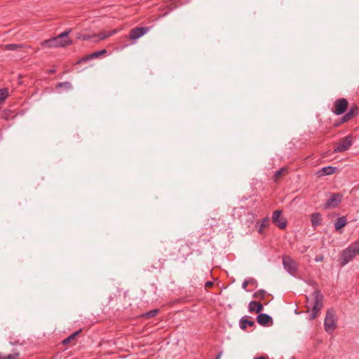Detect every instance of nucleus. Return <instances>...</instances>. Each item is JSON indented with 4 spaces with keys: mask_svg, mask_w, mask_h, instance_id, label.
<instances>
[{
    "mask_svg": "<svg viewBox=\"0 0 359 359\" xmlns=\"http://www.w3.org/2000/svg\"><path fill=\"white\" fill-rule=\"evenodd\" d=\"M90 60H93V57H90V54L87 55L81 58H80L79 60L76 61V65H79L83 62H86Z\"/></svg>",
    "mask_w": 359,
    "mask_h": 359,
    "instance_id": "31",
    "label": "nucleus"
},
{
    "mask_svg": "<svg viewBox=\"0 0 359 359\" xmlns=\"http://www.w3.org/2000/svg\"><path fill=\"white\" fill-rule=\"evenodd\" d=\"M249 285L248 282L247 281V280H244L243 284H242V287L244 289V290H246V287L247 286Z\"/></svg>",
    "mask_w": 359,
    "mask_h": 359,
    "instance_id": "37",
    "label": "nucleus"
},
{
    "mask_svg": "<svg viewBox=\"0 0 359 359\" xmlns=\"http://www.w3.org/2000/svg\"><path fill=\"white\" fill-rule=\"evenodd\" d=\"M72 30V29H67L65 32L60 33V34H58L59 38L62 39V41H72L69 37V34L71 33Z\"/></svg>",
    "mask_w": 359,
    "mask_h": 359,
    "instance_id": "27",
    "label": "nucleus"
},
{
    "mask_svg": "<svg viewBox=\"0 0 359 359\" xmlns=\"http://www.w3.org/2000/svg\"><path fill=\"white\" fill-rule=\"evenodd\" d=\"M287 173V168L283 167L278 170H276L273 175V180L278 182L283 175Z\"/></svg>",
    "mask_w": 359,
    "mask_h": 359,
    "instance_id": "20",
    "label": "nucleus"
},
{
    "mask_svg": "<svg viewBox=\"0 0 359 359\" xmlns=\"http://www.w3.org/2000/svg\"><path fill=\"white\" fill-rule=\"evenodd\" d=\"M324 259V256L323 255H317L316 256L314 260L316 262H322L323 260Z\"/></svg>",
    "mask_w": 359,
    "mask_h": 359,
    "instance_id": "34",
    "label": "nucleus"
},
{
    "mask_svg": "<svg viewBox=\"0 0 359 359\" xmlns=\"http://www.w3.org/2000/svg\"><path fill=\"white\" fill-rule=\"evenodd\" d=\"M247 318L248 317H243L239 321L240 327L243 330L246 329L248 325L250 327L255 325V322L253 320H248Z\"/></svg>",
    "mask_w": 359,
    "mask_h": 359,
    "instance_id": "19",
    "label": "nucleus"
},
{
    "mask_svg": "<svg viewBox=\"0 0 359 359\" xmlns=\"http://www.w3.org/2000/svg\"><path fill=\"white\" fill-rule=\"evenodd\" d=\"M93 38H97V35L96 34L90 35L88 34H81V33H78L76 34V39H82L83 41H88V40H90V39L93 40Z\"/></svg>",
    "mask_w": 359,
    "mask_h": 359,
    "instance_id": "22",
    "label": "nucleus"
},
{
    "mask_svg": "<svg viewBox=\"0 0 359 359\" xmlns=\"http://www.w3.org/2000/svg\"><path fill=\"white\" fill-rule=\"evenodd\" d=\"M257 323L262 326H270L273 325L272 318L266 313H260L257 316Z\"/></svg>",
    "mask_w": 359,
    "mask_h": 359,
    "instance_id": "13",
    "label": "nucleus"
},
{
    "mask_svg": "<svg viewBox=\"0 0 359 359\" xmlns=\"http://www.w3.org/2000/svg\"><path fill=\"white\" fill-rule=\"evenodd\" d=\"M8 96V90L7 88L0 89V104H2Z\"/></svg>",
    "mask_w": 359,
    "mask_h": 359,
    "instance_id": "28",
    "label": "nucleus"
},
{
    "mask_svg": "<svg viewBox=\"0 0 359 359\" xmlns=\"http://www.w3.org/2000/svg\"><path fill=\"white\" fill-rule=\"evenodd\" d=\"M248 309L250 313L255 312L256 313H259L263 310V305L260 302L251 301L249 303Z\"/></svg>",
    "mask_w": 359,
    "mask_h": 359,
    "instance_id": "14",
    "label": "nucleus"
},
{
    "mask_svg": "<svg viewBox=\"0 0 359 359\" xmlns=\"http://www.w3.org/2000/svg\"><path fill=\"white\" fill-rule=\"evenodd\" d=\"M347 224V219L345 216L339 217L335 223H334V228L336 231H340V230L344 228Z\"/></svg>",
    "mask_w": 359,
    "mask_h": 359,
    "instance_id": "17",
    "label": "nucleus"
},
{
    "mask_svg": "<svg viewBox=\"0 0 359 359\" xmlns=\"http://www.w3.org/2000/svg\"><path fill=\"white\" fill-rule=\"evenodd\" d=\"M346 122H342V120H341V118H339V120L336 121L334 123V127L335 128H337L339 127L340 125L343 124V123H345Z\"/></svg>",
    "mask_w": 359,
    "mask_h": 359,
    "instance_id": "33",
    "label": "nucleus"
},
{
    "mask_svg": "<svg viewBox=\"0 0 359 359\" xmlns=\"http://www.w3.org/2000/svg\"><path fill=\"white\" fill-rule=\"evenodd\" d=\"M62 88L68 90H70L72 88V85L69 81L58 83L56 85V88Z\"/></svg>",
    "mask_w": 359,
    "mask_h": 359,
    "instance_id": "24",
    "label": "nucleus"
},
{
    "mask_svg": "<svg viewBox=\"0 0 359 359\" xmlns=\"http://www.w3.org/2000/svg\"><path fill=\"white\" fill-rule=\"evenodd\" d=\"M343 195L340 193H333L327 201L323 204L325 210L335 208L341 202Z\"/></svg>",
    "mask_w": 359,
    "mask_h": 359,
    "instance_id": "9",
    "label": "nucleus"
},
{
    "mask_svg": "<svg viewBox=\"0 0 359 359\" xmlns=\"http://www.w3.org/2000/svg\"><path fill=\"white\" fill-rule=\"evenodd\" d=\"M348 102L345 98H339L335 100L332 108V112L335 115L343 114L348 109Z\"/></svg>",
    "mask_w": 359,
    "mask_h": 359,
    "instance_id": "7",
    "label": "nucleus"
},
{
    "mask_svg": "<svg viewBox=\"0 0 359 359\" xmlns=\"http://www.w3.org/2000/svg\"><path fill=\"white\" fill-rule=\"evenodd\" d=\"M247 281L248 282L249 285H256L257 284V280L254 278H250V279L247 280Z\"/></svg>",
    "mask_w": 359,
    "mask_h": 359,
    "instance_id": "35",
    "label": "nucleus"
},
{
    "mask_svg": "<svg viewBox=\"0 0 359 359\" xmlns=\"http://www.w3.org/2000/svg\"><path fill=\"white\" fill-rule=\"evenodd\" d=\"M214 285V283L212 281H207L205 284V287H212Z\"/></svg>",
    "mask_w": 359,
    "mask_h": 359,
    "instance_id": "36",
    "label": "nucleus"
},
{
    "mask_svg": "<svg viewBox=\"0 0 359 359\" xmlns=\"http://www.w3.org/2000/svg\"><path fill=\"white\" fill-rule=\"evenodd\" d=\"M269 219L268 217H265L264 219H263V220L262 221L260 225H259V228L258 229V232L259 233H263V231H264V229L265 227H266L267 226H269Z\"/></svg>",
    "mask_w": 359,
    "mask_h": 359,
    "instance_id": "25",
    "label": "nucleus"
},
{
    "mask_svg": "<svg viewBox=\"0 0 359 359\" xmlns=\"http://www.w3.org/2000/svg\"><path fill=\"white\" fill-rule=\"evenodd\" d=\"M72 41H62V39L59 38L57 35L49 39L44 40L41 42V46L47 48L66 47L67 46L72 45Z\"/></svg>",
    "mask_w": 359,
    "mask_h": 359,
    "instance_id": "5",
    "label": "nucleus"
},
{
    "mask_svg": "<svg viewBox=\"0 0 359 359\" xmlns=\"http://www.w3.org/2000/svg\"><path fill=\"white\" fill-rule=\"evenodd\" d=\"M282 212L275 210L272 215V222L280 229H284L287 226V222L285 218H280Z\"/></svg>",
    "mask_w": 359,
    "mask_h": 359,
    "instance_id": "10",
    "label": "nucleus"
},
{
    "mask_svg": "<svg viewBox=\"0 0 359 359\" xmlns=\"http://www.w3.org/2000/svg\"><path fill=\"white\" fill-rule=\"evenodd\" d=\"M191 254V246L187 243L179 242L175 246L171 256L174 260H184Z\"/></svg>",
    "mask_w": 359,
    "mask_h": 359,
    "instance_id": "3",
    "label": "nucleus"
},
{
    "mask_svg": "<svg viewBox=\"0 0 359 359\" xmlns=\"http://www.w3.org/2000/svg\"><path fill=\"white\" fill-rule=\"evenodd\" d=\"M324 297L319 290H316L311 295L310 297L306 296V312L311 311L309 316L310 320L316 318L323 307Z\"/></svg>",
    "mask_w": 359,
    "mask_h": 359,
    "instance_id": "1",
    "label": "nucleus"
},
{
    "mask_svg": "<svg viewBox=\"0 0 359 359\" xmlns=\"http://www.w3.org/2000/svg\"><path fill=\"white\" fill-rule=\"evenodd\" d=\"M311 226L316 229L318 226L322 224V216L319 212H313L311 215Z\"/></svg>",
    "mask_w": 359,
    "mask_h": 359,
    "instance_id": "15",
    "label": "nucleus"
},
{
    "mask_svg": "<svg viewBox=\"0 0 359 359\" xmlns=\"http://www.w3.org/2000/svg\"><path fill=\"white\" fill-rule=\"evenodd\" d=\"M359 114V107L357 105L352 106L348 111L341 117L342 122H348Z\"/></svg>",
    "mask_w": 359,
    "mask_h": 359,
    "instance_id": "12",
    "label": "nucleus"
},
{
    "mask_svg": "<svg viewBox=\"0 0 359 359\" xmlns=\"http://www.w3.org/2000/svg\"><path fill=\"white\" fill-rule=\"evenodd\" d=\"M107 53V50L105 49L101 50L100 51H96L90 54V57H93V59L97 58L99 56L104 55Z\"/></svg>",
    "mask_w": 359,
    "mask_h": 359,
    "instance_id": "32",
    "label": "nucleus"
},
{
    "mask_svg": "<svg viewBox=\"0 0 359 359\" xmlns=\"http://www.w3.org/2000/svg\"><path fill=\"white\" fill-rule=\"evenodd\" d=\"M22 47H23V46L22 44H14V43L6 44L5 46L6 49L9 50H18L21 49Z\"/></svg>",
    "mask_w": 359,
    "mask_h": 359,
    "instance_id": "29",
    "label": "nucleus"
},
{
    "mask_svg": "<svg viewBox=\"0 0 359 359\" xmlns=\"http://www.w3.org/2000/svg\"><path fill=\"white\" fill-rule=\"evenodd\" d=\"M149 30L148 27H135L130 30V39L132 40H135L145 34Z\"/></svg>",
    "mask_w": 359,
    "mask_h": 359,
    "instance_id": "11",
    "label": "nucleus"
},
{
    "mask_svg": "<svg viewBox=\"0 0 359 359\" xmlns=\"http://www.w3.org/2000/svg\"><path fill=\"white\" fill-rule=\"evenodd\" d=\"M222 355V351L219 352L217 353V356L215 357V359H220Z\"/></svg>",
    "mask_w": 359,
    "mask_h": 359,
    "instance_id": "40",
    "label": "nucleus"
},
{
    "mask_svg": "<svg viewBox=\"0 0 359 359\" xmlns=\"http://www.w3.org/2000/svg\"><path fill=\"white\" fill-rule=\"evenodd\" d=\"M266 294V292L264 290H259L257 292H255L253 294V297L255 299H260L261 300L263 299Z\"/></svg>",
    "mask_w": 359,
    "mask_h": 359,
    "instance_id": "30",
    "label": "nucleus"
},
{
    "mask_svg": "<svg viewBox=\"0 0 359 359\" xmlns=\"http://www.w3.org/2000/svg\"><path fill=\"white\" fill-rule=\"evenodd\" d=\"M114 33H116V30H113V31L109 32L108 34H107L105 32H100L98 34H96L97 35V38H93V41L97 42L100 40H104V39L111 36Z\"/></svg>",
    "mask_w": 359,
    "mask_h": 359,
    "instance_id": "21",
    "label": "nucleus"
},
{
    "mask_svg": "<svg viewBox=\"0 0 359 359\" xmlns=\"http://www.w3.org/2000/svg\"><path fill=\"white\" fill-rule=\"evenodd\" d=\"M358 255H359V241H355L340 253L339 257L340 265L345 266Z\"/></svg>",
    "mask_w": 359,
    "mask_h": 359,
    "instance_id": "2",
    "label": "nucleus"
},
{
    "mask_svg": "<svg viewBox=\"0 0 359 359\" xmlns=\"http://www.w3.org/2000/svg\"><path fill=\"white\" fill-rule=\"evenodd\" d=\"M177 0H173V4H175V2L177 1Z\"/></svg>",
    "mask_w": 359,
    "mask_h": 359,
    "instance_id": "41",
    "label": "nucleus"
},
{
    "mask_svg": "<svg viewBox=\"0 0 359 359\" xmlns=\"http://www.w3.org/2000/svg\"><path fill=\"white\" fill-rule=\"evenodd\" d=\"M253 359H269L267 356H259V357H255Z\"/></svg>",
    "mask_w": 359,
    "mask_h": 359,
    "instance_id": "38",
    "label": "nucleus"
},
{
    "mask_svg": "<svg viewBox=\"0 0 359 359\" xmlns=\"http://www.w3.org/2000/svg\"><path fill=\"white\" fill-rule=\"evenodd\" d=\"M82 332V329H80L74 333H72L71 335H69L68 337L65 339L62 343L63 345H67L71 342H74L75 344L76 337Z\"/></svg>",
    "mask_w": 359,
    "mask_h": 359,
    "instance_id": "18",
    "label": "nucleus"
},
{
    "mask_svg": "<svg viewBox=\"0 0 359 359\" xmlns=\"http://www.w3.org/2000/svg\"><path fill=\"white\" fill-rule=\"evenodd\" d=\"M284 269L291 275L294 276L298 269V264L290 256H283Z\"/></svg>",
    "mask_w": 359,
    "mask_h": 359,
    "instance_id": "8",
    "label": "nucleus"
},
{
    "mask_svg": "<svg viewBox=\"0 0 359 359\" xmlns=\"http://www.w3.org/2000/svg\"><path fill=\"white\" fill-rule=\"evenodd\" d=\"M20 358V353L14 352L13 354H9L6 356L3 355V354L0 352V359H19Z\"/></svg>",
    "mask_w": 359,
    "mask_h": 359,
    "instance_id": "26",
    "label": "nucleus"
},
{
    "mask_svg": "<svg viewBox=\"0 0 359 359\" xmlns=\"http://www.w3.org/2000/svg\"><path fill=\"white\" fill-rule=\"evenodd\" d=\"M159 313V309H153L151 311H149L148 312H146L145 313L142 314V316L144 318H151L156 316Z\"/></svg>",
    "mask_w": 359,
    "mask_h": 359,
    "instance_id": "23",
    "label": "nucleus"
},
{
    "mask_svg": "<svg viewBox=\"0 0 359 359\" xmlns=\"http://www.w3.org/2000/svg\"><path fill=\"white\" fill-rule=\"evenodd\" d=\"M336 312L334 309L330 308L327 310L325 318L324 320V328L327 333H332L337 327Z\"/></svg>",
    "mask_w": 359,
    "mask_h": 359,
    "instance_id": "4",
    "label": "nucleus"
},
{
    "mask_svg": "<svg viewBox=\"0 0 359 359\" xmlns=\"http://www.w3.org/2000/svg\"><path fill=\"white\" fill-rule=\"evenodd\" d=\"M353 144V137L349 135L339 140L337 147L334 149V153L344 152L350 149Z\"/></svg>",
    "mask_w": 359,
    "mask_h": 359,
    "instance_id": "6",
    "label": "nucleus"
},
{
    "mask_svg": "<svg viewBox=\"0 0 359 359\" xmlns=\"http://www.w3.org/2000/svg\"><path fill=\"white\" fill-rule=\"evenodd\" d=\"M336 170L337 168L333 166L324 167L318 172V175L320 177L330 175L334 173Z\"/></svg>",
    "mask_w": 359,
    "mask_h": 359,
    "instance_id": "16",
    "label": "nucleus"
},
{
    "mask_svg": "<svg viewBox=\"0 0 359 359\" xmlns=\"http://www.w3.org/2000/svg\"><path fill=\"white\" fill-rule=\"evenodd\" d=\"M55 72H56L55 69H49V70L48 71V74H52L55 73Z\"/></svg>",
    "mask_w": 359,
    "mask_h": 359,
    "instance_id": "39",
    "label": "nucleus"
}]
</instances>
